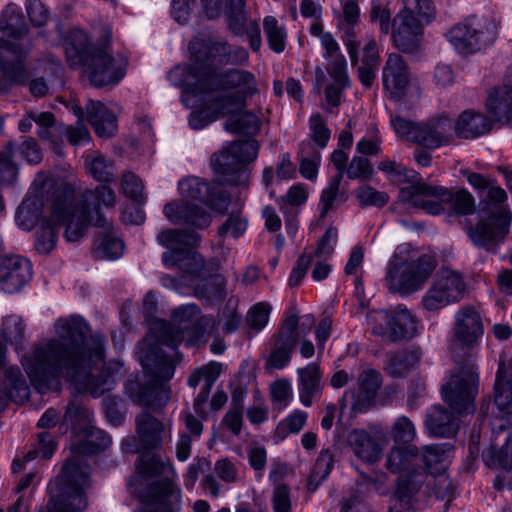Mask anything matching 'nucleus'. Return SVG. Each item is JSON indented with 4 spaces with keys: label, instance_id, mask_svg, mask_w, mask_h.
<instances>
[{
    "label": "nucleus",
    "instance_id": "nucleus-47",
    "mask_svg": "<svg viewBox=\"0 0 512 512\" xmlns=\"http://www.w3.org/2000/svg\"><path fill=\"white\" fill-rule=\"evenodd\" d=\"M503 440L502 445H491L490 449L483 453L484 462L488 467L512 469V432H508Z\"/></svg>",
    "mask_w": 512,
    "mask_h": 512
},
{
    "label": "nucleus",
    "instance_id": "nucleus-31",
    "mask_svg": "<svg viewBox=\"0 0 512 512\" xmlns=\"http://www.w3.org/2000/svg\"><path fill=\"white\" fill-rule=\"evenodd\" d=\"M196 97L200 102V107L192 111L189 116V126L192 129H203L210 123L229 114L225 107L211 94V91L206 89L198 93Z\"/></svg>",
    "mask_w": 512,
    "mask_h": 512
},
{
    "label": "nucleus",
    "instance_id": "nucleus-63",
    "mask_svg": "<svg viewBox=\"0 0 512 512\" xmlns=\"http://www.w3.org/2000/svg\"><path fill=\"white\" fill-rule=\"evenodd\" d=\"M121 188L123 194L127 198L139 204L145 202L146 196L144 194V186L135 174L130 172L123 174L121 179Z\"/></svg>",
    "mask_w": 512,
    "mask_h": 512
},
{
    "label": "nucleus",
    "instance_id": "nucleus-13",
    "mask_svg": "<svg viewBox=\"0 0 512 512\" xmlns=\"http://www.w3.org/2000/svg\"><path fill=\"white\" fill-rule=\"evenodd\" d=\"M157 240L167 248L162 255V262L168 269L178 268L188 274H199L204 267L203 257L193 250L200 241L195 232L181 229H167L162 231Z\"/></svg>",
    "mask_w": 512,
    "mask_h": 512
},
{
    "label": "nucleus",
    "instance_id": "nucleus-14",
    "mask_svg": "<svg viewBox=\"0 0 512 512\" xmlns=\"http://www.w3.org/2000/svg\"><path fill=\"white\" fill-rule=\"evenodd\" d=\"M259 145L254 139L231 142L212 160L220 181L228 185L244 186L250 179L247 163L258 156Z\"/></svg>",
    "mask_w": 512,
    "mask_h": 512
},
{
    "label": "nucleus",
    "instance_id": "nucleus-34",
    "mask_svg": "<svg viewBox=\"0 0 512 512\" xmlns=\"http://www.w3.org/2000/svg\"><path fill=\"white\" fill-rule=\"evenodd\" d=\"M296 372L299 400L305 407H310L313 404L314 398L321 394L323 388L322 371L317 363L311 362L304 367L298 368Z\"/></svg>",
    "mask_w": 512,
    "mask_h": 512
},
{
    "label": "nucleus",
    "instance_id": "nucleus-58",
    "mask_svg": "<svg viewBox=\"0 0 512 512\" xmlns=\"http://www.w3.org/2000/svg\"><path fill=\"white\" fill-rule=\"evenodd\" d=\"M445 202L446 207L456 214L468 215L474 211V198L464 189L457 191L450 190V197L445 200Z\"/></svg>",
    "mask_w": 512,
    "mask_h": 512
},
{
    "label": "nucleus",
    "instance_id": "nucleus-17",
    "mask_svg": "<svg viewBox=\"0 0 512 512\" xmlns=\"http://www.w3.org/2000/svg\"><path fill=\"white\" fill-rule=\"evenodd\" d=\"M450 190L430 185L424 182H415L400 190V198L411 207L424 210L430 215H439L445 211L446 202L449 199Z\"/></svg>",
    "mask_w": 512,
    "mask_h": 512
},
{
    "label": "nucleus",
    "instance_id": "nucleus-6",
    "mask_svg": "<svg viewBox=\"0 0 512 512\" xmlns=\"http://www.w3.org/2000/svg\"><path fill=\"white\" fill-rule=\"evenodd\" d=\"M67 62L71 68L84 66V73L95 87L113 86L126 75L128 59L117 53L113 55L110 46H89L87 34L74 30L64 43Z\"/></svg>",
    "mask_w": 512,
    "mask_h": 512
},
{
    "label": "nucleus",
    "instance_id": "nucleus-37",
    "mask_svg": "<svg viewBox=\"0 0 512 512\" xmlns=\"http://www.w3.org/2000/svg\"><path fill=\"white\" fill-rule=\"evenodd\" d=\"M492 128V121L481 113L473 111L462 112L454 121L455 136L464 139H474Z\"/></svg>",
    "mask_w": 512,
    "mask_h": 512
},
{
    "label": "nucleus",
    "instance_id": "nucleus-64",
    "mask_svg": "<svg viewBox=\"0 0 512 512\" xmlns=\"http://www.w3.org/2000/svg\"><path fill=\"white\" fill-rule=\"evenodd\" d=\"M247 229V220L240 212L231 213L226 221L219 227L218 235L220 237L238 238L242 236Z\"/></svg>",
    "mask_w": 512,
    "mask_h": 512
},
{
    "label": "nucleus",
    "instance_id": "nucleus-18",
    "mask_svg": "<svg viewBox=\"0 0 512 512\" xmlns=\"http://www.w3.org/2000/svg\"><path fill=\"white\" fill-rule=\"evenodd\" d=\"M297 315H287L284 322L271 340V352L266 359L267 368L281 370L291 361L292 354L298 343Z\"/></svg>",
    "mask_w": 512,
    "mask_h": 512
},
{
    "label": "nucleus",
    "instance_id": "nucleus-24",
    "mask_svg": "<svg viewBox=\"0 0 512 512\" xmlns=\"http://www.w3.org/2000/svg\"><path fill=\"white\" fill-rule=\"evenodd\" d=\"M227 24L235 35L247 36L250 47L254 52L260 50L262 44L260 27L256 20L247 16L245 0H230Z\"/></svg>",
    "mask_w": 512,
    "mask_h": 512
},
{
    "label": "nucleus",
    "instance_id": "nucleus-50",
    "mask_svg": "<svg viewBox=\"0 0 512 512\" xmlns=\"http://www.w3.org/2000/svg\"><path fill=\"white\" fill-rule=\"evenodd\" d=\"M399 12L424 25L430 24L436 17V9L431 0H402Z\"/></svg>",
    "mask_w": 512,
    "mask_h": 512
},
{
    "label": "nucleus",
    "instance_id": "nucleus-3",
    "mask_svg": "<svg viewBox=\"0 0 512 512\" xmlns=\"http://www.w3.org/2000/svg\"><path fill=\"white\" fill-rule=\"evenodd\" d=\"M111 444L110 436L89 425L72 444V457L66 460L61 473L55 478L57 492L48 504L47 512H82L87 507L85 490L90 485V467L83 456L98 454Z\"/></svg>",
    "mask_w": 512,
    "mask_h": 512
},
{
    "label": "nucleus",
    "instance_id": "nucleus-60",
    "mask_svg": "<svg viewBox=\"0 0 512 512\" xmlns=\"http://www.w3.org/2000/svg\"><path fill=\"white\" fill-rule=\"evenodd\" d=\"M195 295L208 303L221 301L225 297L224 282L219 277L210 278L204 284L196 286Z\"/></svg>",
    "mask_w": 512,
    "mask_h": 512
},
{
    "label": "nucleus",
    "instance_id": "nucleus-36",
    "mask_svg": "<svg viewBox=\"0 0 512 512\" xmlns=\"http://www.w3.org/2000/svg\"><path fill=\"white\" fill-rule=\"evenodd\" d=\"M486 109L495 121L512 127V87L503 85L491 91Z\"/></svg>",
    "mask_w": 512,
    "mask_h": 512
},
{
    "label": "nucleus",
    "instance_id": "nucleus-52",
    "mask_svg": "<svg viewBox=\"0 0 512 512\" xmlns=\"http://www.w3.org/2000/svg\"><path fill=\"white\" fill-rule=\"evenodd\" d=\"M389 2L382 0H372L370 2L369 20L372 24H377L379 33L387 36L392 27V12L389 7Z\"/></svg>",
    "mask_w": 512,
    "mask_h": 512
},
{
    "label": "nucleus",
    "instance_id": "nucleus-15",
    "mask_svg": "<svg viewBox=\"0 0 512 512\" xmlns=\"http://www.w3.org/2000/svg\"><path fill=\"white\" fill-rule=\"evenodd\" d=\"M372 319L376 322L373 332L387 336L392 341L411 339L417 334L416 318L404 306L377 311Z\"/></svg>",
    "mask_w": 512,
    "mask_h": 512
},
{
    "label": "nucleus",
    "instance_id": "nucleus-53",
    "mask_svg": "<svg viewBox=\"0 0 512 512\" xmlns=\"http://www.w3.org/2000/svg\"><path fill=\"white\" fill-rule=\"evenodd\" d=\"M85 167L88 173L99 182H110L114 178V165L103 155L87 157L85 159Z\"/></svg>",
    "mask_w": 512,
    "mask_h": 512
},
{
    "label": "nucleus",
    "instance_id": "nucleus-61",
    "mask_svg": "<svg viewBox=\"0 0 512 512\" xmlns=\"http://www.w3.org/2000/svg\"><path fill=\"white\" fill-rule=\"evenodd\" d=\"M391 436L395 443L410 444L416 438V428L408 417L400 416L391 427Z\"/></svg>",
    "mask_w": 512,
    "mask_h": 512
},
{
    "label": "nucleus",
    "instance_id": "nucleus-35",
    "mask_svg": "<svg viewBox=\"0 0 512 512\" xmlns=\"http://www.w3.org/2000/svg\"><path fill=\"white\" fill-rule=\"evenodd\" d=\"M228 42L224 39L219 40H200L195 39L189 44V51L193 59H196L201 65H207L216 68L215 63L225 65Z\"/></svg>",
    "mask_w": 512,
    "mask_h": 512
},
{
    "label": "nucleus",
    "instance_id": "nucleus-41",
    "mask_svg": "<svg viewBox=\"0 0 512 512\" xmlns=\"http://www.w3.org/2000/svg\"><path fill=\"white\" fill-rule=\"evenodd\" d=\"M341 182V176H333L321 191L318 203L320 219H324L330 211L335 210L349 199L348 191L340 188Z\"/></svg>",
    "mask_w": 512,
    "mask_h": 512
},
{
    "label": "nucleus",
    "instance_id": "nucleus-33",
    "mask_svg": "<svg viewBox=\"0 0 512 512\" xmlns=\"http://www.w3.org/2000/svg\"><path fill=\"white\" fill-rule=\"evenodd\" d=\"M135 431L140 445L147 451L160 449L164 442L165 426L162 421L144 412L135 418Z\"/></svg>",
    "mask_w": 512,
    "mask_h": 512
},
{
    "label": "nucleus",
    "instance_id": "nucleus-11",
    "mask_svg": "<svg viewBox=\"0 0 512 512\" xmlns=\"http://www.w3.org/2000/svg\"><path fill=\"white\" fill-rule=\"evenodd\" d=\"M487 189L494 206L487 217L467 230V234L476 246L494 252L508 234L512 215L501 205L507 199L505 190L499 186H488Z\"/></svg>",
    "mask_w": 512,
    "mask_h": 512
},
{
    "label": "nucleus",
    "instance_id": "nucleus-39",
    "mask_svg": "<svg viewBox=\"0 0 512 512\" xmlns=\"http://www.w3.org/2000/svg\"><path fill=\"white\" fill-rule=\"evenodd\" d=\"M348 443L355 456L364 462L373 463L380 457L381 447L364 430H353L348 436Z\"/></svg>",
    "mask_w": 512,
    "mask_h": 512
},
{
    "label": "nucleus",
    "instance_id": "nucleus-12",
    "mask_svg": "<svg viewBox=\"0 0 512 512\" xmlns=\"http://www.w3.org/2000/svg\"><path fill=\"white\" fill-rule=\"evenodd\" d=\"M498 35V23L489 16L470 15L447 32L449 43L461 55H470L490 47Z\"/></svg>",
    "mask_w": 512,
    "mask_h": 512
},
{
    "label": "nucleus",
    "instance_id": "nucleus-20",
    "mask_svg": "<svg viewBox=\"0 0 512 512\" xmlns=\"http://www.w3.org/2000/svg\"><path fill=\"white\" fill-rule=\"evenodd\" d=\"M454 137V120L446 114H441L419 123L416 144L428 150H435L452 143Z\"/></svg>",
    "mask_w": 512,
    "mask_h": 512
},
{
    "label": "nucleus",
    "instance_id": "nucleus-55",
    "mask_svg": "<svg viewBox=\"0 0 512 512\" xmlns=\"http://www.w3.org/2000/svg\"><path fill=\"white\" fill-rule=\"evenodd\" d=\"M0 331L10 341L16 351L23 349L25 325L19 316L11 315L6 317Z\"/></svg>",
    "mask_w": 512,
    "mask_h": 512
},
{
    "label": "nucleus",
    "instance_id": "nucleus-38",
    "mask_svg": "<svg viewBox=\"0 0 512 512\" xmlns=\"http://www.w3.org/2000/svg\"><path fill=\"white\" fill-rule=\"evenodd\" d=\"M421 357L422 350L417 346L390 353L387 355L385 370L392 377H402L419 364Z\"/></svg>",
    "mask_w": 512,
    "mask_h": 512
},
{
    "label": "nucleus",
    "instance_id": "nucleus-49",
    "mask_svg": "<svg viewBox=\"0 0 512 512\" xmlns=\"http://www.w3.org/2000/svg\"><path fill=\"white\" fill-rule=\"evenodd\" d=\"M427 482L424 484L420 494H424L428 497L434 496L436 499L443 500L450 497L455 487L447 474L439 472L436 474L428 475L426 473Z\"/></svg>",
    "mask_w": 512,
    "mask_h": 512
},
{
    "label": "nucleus",
    "instance_id": "nucleus-10",
    "mask_svg": "<svg viewBox=\"0 0 512 512\" xmlns=\"http://www.w3.org/2000/svg\"><path fill=\"white\" fill-rule=\"evenodd\" d=\"M207 91L229 112H235L246 106V100L258 93L257 80L253 73L242 69H229L217 72L211 68L208 76Z\"/></svg>",
    "mask_w": 512,
    "mask_h": 512
},
{
    "label": "nucleus",
    "instance_id": "nucleus-25",
    "mask_svg": "<svg viewBox=\"0 0 512 512\" xmlns=\"http://www.w3.org/2000/svg\"><path fill=\"white\" fill-rule=\"evenodd\" d=\"M31 275L29 260L19 256L0 258V286L6 293L18 292L30 280Z\"/></svg>",
    "mask_w": 512,
    "mask_h": 512
},
{
    "label": "nucleus",
    "instance_id": "nucleus-42",
    "mask_svg": "<svg viewBox=\"0 0 512 512\" xmlns=\"http://www.w3.org/2000/svg\"><path fill=\"white\" fill-rule=\"evenodd\" d=\"M453 451V445L445 442L439 444H431L422 447L421 454L428 475L444 472L450 455Z\"/></svg>",
    "mask_w": 512,
    "mask_h": 512
},
{
    "label": "nucleus",
    "instance_id": "nucleus-56",
    "mask_svg": "<svg viewBox=\"0 0 512 512\" xmlns=\"http://www.w3.org/2000/svg\"><path fill=\"white\" fill-rule=\"evenodd\" d=\"M308 414L305 411L296 409L290 413L286 418L280 421L276 427V435L284 439L289 434H297L305 426Z\"/></svg>",
    "mask_w": 512,
    "mask_h": 512
},
{
    "label": "nucleus",
    "instance_id": "nucleus-23",
    "mask_svg": "<svg viewBox=\"0 0 512 512\" xmlns=\"http://www.w3.org/2000/svg\"><path fill=\"white\" fill-rule=\"evenodd\" d=\"M382 384V375L379 371L368 368L363 370L357 380V388L347 390L344 399L351 400V408L355 412H363L370 407Z\"/></svg>",
    "mask_w": 512,
    "mask_h": 512
},
{
    "label": "nucleus",
    "instance_id": "nucleus-5",
    "mask_svg": "<svg viewBox=\"0 0 512 512\" xmlns=\"http://www.w3.org/2000/svg\"><path fill=\"white\" fill-rule=\"evenodd\" d=\"M116 204L115 192L107 185L86 190L79 201V207L71 214L66 224L64 237L68 242H76L86 233L90 225L102 228L95 239V253L103 259L114 260L122 256L124 244L115 234L112 224L101 214V206L112 208Z\"/></svg>",
    "mask_w": 512,
    "mask_h": 512
},
{
    "label": "nucleus",
    "instance_id": "nucleus-40",
    "mask_svg": "<svg viewBox=\"0 0 512 512\" xmlns=\"http://www.w3.org/2000/svg\"><path fill=\"white\" fill-rule=\"evenodd\" d=\"M433 283L451 303L460 301L466 293V283L463 276L451 269L438 271Z\"/></svg>",
    "mask_w": 512,
    "mask_h": 512
},
{
    "label": "nucleus",
    "instance_id": "nucleus-51",
    "mask_svg": "<svg viewBox=\"0 0 512 512\" xmlns=\"http://www.w3.org/2000/svg\"><path fill=\"white\" fill-rule=\"evenodd\" d=\"M263 30L269 48L277 54L282 53L287 42L285 26L280 24L274 16H266L263 19Z\"/></svg>",
    "mask_w": 512,
    "mask_h": 512
},
{
    "label": "nucleus",
    "instance_id": "nucleus-9",
    "mask_svg": "<svg viewBox=\"0 0 512 512\" xmlns=\"http://www.w3.org/2000/svg\"><path fill=\"white\" fill-rule=\"evenodd\" d=\"M418 455L417 447L408 445L392 447L386 457V468L399 474L393 496L402 508L412 506L427 482L425 469L416 465Z\"/></svg>",
    "mask_w": 512,
    "mask_h": 512
},
{
    "label": "nucleus",
    "instance_id": "nucleus-27",
    "mask_svg": "<svg viewBox=\"0 0 512 512\" xmlns=\"http://www.w3.org/2000/svg\"><path fill=\"white\" fill-rule=\"evenodd\" d=\"M164 215L174 224L204 229L211 223L210 214L202 207L187 201H172L163 209Z\"/></svg>",
    "mask_w": 512,
    "mask_h": 512
},
{
    "label": "nucleus",
    "instance_id": "nucleus-8",
    "mask_svg": "<svg viewBox=\"0 0 512 512\" xmlns=\"http://www.w3.org/2000/svg\"><path fill=\"white\" fill-rule=\"evenodd\" d=\"M406 249L397 247L390 258L384 278L391 293L406 296L421 290L436 268L435 259L427 254L409 259Z\"/></svg>",
    "mask_w": 512,
    "mask_h": 512
},
{
    "label": "nucleus",
    "instance_id": "nucleus-19",
    "mask_svg": "<svg viewBox=\"0 0 512 512\" xmlns=\"http://www.w3.org/2000/svg\"><path fill=\"white\" fill-rule=\"evenodd\" d=\"M178 190L183 199L198 200L217 212H224L230 203L225 191L195 176L179 181Z\"/></svg>",
    "mask_w": 512,
    "mask_h": 512
},
{
    "label": "nucleus",
    "instance_id": "nucleus-1",
    "mask_svg": "<svg viewBox=\"0 0 512 512\" xmlns=\"http://www.w3.org/2000/svg\"><path fill=\"white\" fill-rule=\"evenodd\" d=\"M56 338L35 342L20 363L31 384L40 393L56 389L65 377L79 393L99 397L115 386L114 375L98 370L104 364V338L92 334L88 323L78 315L60 318L55 322Z\"/></svg>",
    "mask_w": 512,
    "mask_h": 512
},
{
    "label": "nucleus",
    "instance_id": "nucleus-30",
    "mask_svg": "<svg viewBox=\"0 0 512 512\" xmlns=\"http://www.w3.org/2000/svg\"><path fill=\"white\" fill-rule=\"evenodd\" d=\"M116 110H119L117 105L107 107L100 101L87 102V119L99 137L109 138L117 131Z\"/></svg>",
    "mask_w": 512,
    "mask_h": 512
},
{
    "label": "nucleus",
    "instance_id": "nucleus-4",
    "mask_svg": "<svg viewBox=\"0 0 512 512\" xmlns=\"http://www.w3.org/2000/svg\"><path fill=\"white\" fill-rule=\"evenodd\" d=\"M479 392V374L472 355L467 356L450 372L442 385L444 402L451 411L433 406L427 412L425 424L432 436L449 438L458 431V416L475 411L474 401Z\"/></svg>",
    "mask_w": 512,
    "mask_h": 512
},
{
    "label": "nucleus",
    "instance_id": "nucleus-28",
    "mask_svg": "<svg viewBox=\"0 0 512 512\" xmlns=\"http://www.w3.org/2000/svg\"><path fill=\"white\" fill-rule=\"evenodd\" d=\"M454 333L457 341L463 346H472L482 337V318L474 307L464 306L457 311Z\"/></svg>",
    "mask_w": 512,
    "mask_h": 512
},
{
    "label": "nucleus",
    "instance_id": "nucleus-16",
    "mask_svg": "<svg viewBox=\"0 0 512 512\" xmlns=\"http://www.w3.org/2000/svg\"><path fill=\"white\" fill-rule=\"evenodd\" d=\"M79 207L68 197H57L51 207L50 217L36 232L35 248L40 254H48L53 250L58 236V227H66L71 214Z\"/></svg>",
    "mask_w": 512,
    "mask_h": 512
},
{
    "label": "nucleus",
    "instance_id": "nucleus-57",
    "mask_svg": "<svg viewBox=\"0 0 512 512\" xmlns=\"http://www.w3.org/2000/svg\"><path fill=\"white\" fill-rule=\"evenodd\" d=\"M310 140L317 149H324L331 136V132L323 117L319 113H314L309 117Z\"/></svg>",
    "mask_w": 512,
    "mask_h": 512
},
{
    "label": "nucleus",
    "instance_id": "nucleus-62",
    "mask_svg": "<svg viewBox=\"0 0 512 512\" xmlns=\"http://www.w3.org/2000/svg\"><path fill=\"white\" fill-rule=\"evenodd\" d=\"M63 422L65 424H70L74 429H77V427L80 426H83L84 428L88 427L91 425V412L83 405L70 403L66 408Z\"/></svg>",
    "mask_w": 512,
    "mask_h": 512
},
{
    "label": "nucleus",
    "instance_id": "nucleus-26",
    "mask_svg": "<svg viewBox=\"0 0 512 512\" xmlns=\"http://www.w3.org/2000/svg\"><path fill=\"white\" fill-rule=\"evenodd\" d=\"M382 81L391 99L399 100L405 95L410 82V73L401 55L396 53L388 55L382 71Z\"/></svg>",
    "mask_w": 512,
    "mask_h": 512
},
{
    "label": "nucleus",
    "instance_id": "nucleus-7",
    "mask_svg": "<svg viewBox=\"0 0 512 512\" xmlns=\"http://www.w3.org/2000/svg\"><path fill=\"white\" fill-rule=\"evenodd\" d=\"M137 470L145 477L164 475L165 478L147 486L143 494L146 507L135 512H180L181 491L172 480L175 471L169 462L159 455L142 453L137 462Z\"/></svg>",
    "mask_w": 512,
    "mask_h": 512
},
{
    "label": "nucleus",
    "instance_id": "nucleus-21",
    "mask_svg": "<svg viewBox=\"0 0 512 512\" xmlns=\"http://www.w3.org/2000/svg\"><path fill=\"white\" fill-rule=\"evenodd\" d=\"M425 26L416 19L398 12L393 18L390 29L394 47L403 53H416Z\"/></svg>",
    "mask_w": 512,
    "mask_h": 512
},
{
    "label": "nucleus",
    "instance_id": "nucleus-46",
    "mask_svg": "<svg viewBox=\"0 0 512 512\" xmlns=\"http://www.w3.org/2000/svg\"><path fill=\"white\" fill-rule=\"evenodd\" d=\"M241 110L242 109L226 115L229 117L224 123L225 130L231 133L245 135L257 133L261 125L259 118L252 112Z\"/></svg>",
    "mask_w": 512,
    "mask_h": 512
},
{
    "label": "nucleus",
    "instance_id": "nucleus-29",
    "mask_svg": "<svg viewBox=\"0 0 512 512\" xmlns=\"http://www.w3.org/2000/svg\"><path fill=\"white\" fill-rule=\"evenodd\" d=\"M213 471L215 476L212 474L204 476L201 480V486L214 498L219 497L221 493L220 484L217 479L226 485L238 484L244 479L238 463L229 458L218 459L214 463Z\"/></svg>",
    "mask_w": 512,
    "mask_h": 512
},
{
    "label": "nucleus",
    "instance_id": "nucleus-22",
    "mask_svg": "<svg viewBox=\"0 0 512 512\" xmlns=\"http://www.w3.org/2000/svg\"><path fill=\"white\" fill-rule=\"evenodd\" d=\"M191 61V64L177 65L171 69L168 73V80L174 86L184 88V92L197 96L198 93L207 89L211 67L201 65L192 57Z\"/></svg>",
    "mask_w": 512,
    "mask_h": 512
},
{
    "label": "nucleus",
    "instance_id": "nucleus-59",
    "mask_svg": "<svg viewBox=\"0 0 512 512\" xmlns=\"http://www.w3.org/2000/svg\"><path fill=\"white\" fill-rule=\"evenodd\" d=\"M355 197L361 207H383L389 201L387 193L378 191L370 185H363L356 189Z\"/></svg>",
    "mask_w": 512,
    "mask_h": 512
},
{
    "label": "nucleus",
    "instance_id": "nucleus-54",
    "mask_svg": "<svg viewBox=\"0 0 512 512\" xmlns=\"http://www.w3.org/2000/svg\"><path fill=\"white\" fill-rule=\"evenodd\" d=\"M333 463L334 459L330 450L325 449L319 453L309 477L308 486L310 490H316L320 483L328 477L333 468Z\"/></svg>",
    "mask_w": 512,
    "mask_h": 512
},
{
    "label": "nucleus",
    "instance_id": "nucleus-43",
    "mask_svg": "<svg viewBox=\"0 0 512 512\" xmlns=\"http://www.w3.org/2000/svg\"><path fill=\"white\" fill-rule=\"evenodd\" d=\"M42 212V198L37 194H29L25 197L16 211V222L20 228L30 231L38 223Z\"/></svg>",
    "mask_w": 512,
    "mask_h": 512
},
{
    "label": "nucleus",
    "instance_id": "nucleus-45",
    "mask_svg": "<svg viewBox=\"0 0 512 512\" xmlns=\"http://www.w3.org/2000/svg\"><path fill=\"white\" fill-rule=\"evenodd\" d=\"M494 402L502 415L512 414V378L506 376L505 366L500 363L494 384Z\"/></svg>",
    "mask_w": 512,
    "mask_h": 512
},
{
    "label": "nucleus",
    "instance_id": "nucleus-48",
    "mask_svg": "<svg viewBox=\"0 0 512 512\" xmlns=\"http://www.w3.org/2000/svg\"><path fill=\"white\" fill-rule=\"evenodd\" d=\"M299 171L301 175L308 179L314 180L318 175V167L321 162L320 150L315 147L311 141H302L299 144Z\"/></svg>",
    "mask_w": 512,
    "mask_h": 512
},
{
    "label": "nucleus",
    "instance_id": "nucleus-44",
    "mask_svg": "<svg viewBox=\"0 0 512 512\" xmlns=\"http://www.w3.org/2000/svg\"><path fill=\"white\" fill-rule=\"evenodd\" d=\"M1 32L11 38L20 39L28 32L27 24L24 20L21 9L9 4L1 13L0 17Z\"/></svg>",
    "mask_w": 512,
    "mask_h": 512
},
{
    "label": "nucleus",
    "instance_id": "nucleus-2",
    "mask_svg": "<svg viewBox=\"0 0 512 512\" xmlns=\"http://www.w3.org/2000/svg\"><path fill=\"white\" fill-rule=\"evenodd\" d=\"M200 317L196 304H185L172 312V322L157 320L151 327V336L145 337L137 347L138 360L147 381L145 384L131 381L125 389L130 399L147 408H160L170 398V388L165 382L172 379L175 363L170 355L162 351L165 345L173 351L184 339V332L192 327Z\"/></svg>",
    "mask_w": 512,
    "mask_h": 512
},
{
    "label": "nucleus",
    "instance_id": "nucleus-32",
    "mask_svg": "<svg viewBox=\"0 0 512 512\" xmlns=\"http://www.w3.org/2000/svg\"><path fill=\"white\" fill-rule=\"evenodd\" d=\"M30 387L18 366H9L4 373V384L0 385V409L10 400L23 404L29 399Z\"/></svg>",
    "mask_w": 512,
    "mask_h": 512
}]
</instances>
